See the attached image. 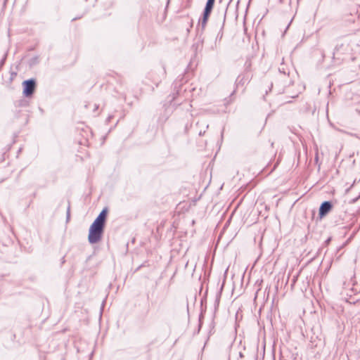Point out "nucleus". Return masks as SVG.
<instances>
[{"instance_id": "obj_3", "label": "nucleus", "mask_w": 360, "mask_h": 360, "mask_svg": "<svg viewBox=\"0 0 360 360\" xmlns=\"http://www.w3.org/2000/svg\"><path fill=\"white\" fill-rule=\"evenodd\" d=\"M332 209V205L329 201L323 202L319 208V215L321 217L326 215Z\"/></svg>"}, {"instance_id": "obj_6", "label": "nucleus", "mask_w": 360, "mask_h": 360, "mask_svg": "<svg viewBox=\"0 0 360 360\" xmlns=\"http://www.w3.org/2000/svg\"><path fill=\"white\" fill-rule=\"evenodd\" d=\"M4 60H5V58H3V60L1 61V64H3V63H4Z\"/></svg>"}, {"instance_id": "obj_5", "label": "nucleus", "mask_w": 360, "mask_h": 360, "mask_svg": "<svg viewBox=\"0 0 360 360\" xmlns=\"http://www.w3.org/2000/svg\"><path fill=\"white\" fill-rule=\"evenodd\" d=\"M214 3V0H207L205 10L212 11Z\"/></svg>"}, {"instance_id": "obj_1", "label": "nucleus", "mask_w": 360, "mask_h": 360, "mask_svg": "<svg viewBox=\"0 0 360 360\" xmlns=\"http://www.w3.org/2000/svg\"><path fill=\"white\" fill-rule=\"evenodd\" d=\"M107 215V210L104 209L101 211L93 224L90 226L88 240L89 243L94 244L101 240L105 221Z\"/></svg>"}, {"instance_id": "obj_2", "label": "nucleus", "mask_w": 360, "mask_h": 360, "mask_svg": "<svg viewBox=\"0 0 360 360\" xmlns=\"http://www.w3.org/2000/svg\"><path fill=\"white\" fill-rule=\"evenodd\" d=\"M23 94L26 96L32 95L35 88V82L32 79L26 80L23 82Z\"/></svg>"}, {"instance_id": "obj_4", "label": "nucleus", "mask_w": 360, "mask_h": 360, "mask_svg": "<svg viewBox=\"0 0 360 360\" xmlns=\"http://www.w3.org/2000/svg\"><path fill=\"white\" fill-rule=\"evenodd\" d=\"M210 13H211V11H207V10L204 11L203 17L200 20V25H201L202 30L205 29V27L206 26V24H207V20H208Z\"/></svg>"}]
</instances>
